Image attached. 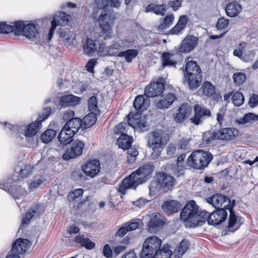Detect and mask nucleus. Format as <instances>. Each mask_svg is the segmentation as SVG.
Returning a JSON list of instances; mask_svg holds the SVG:
<instances>
[{
	"instance_id": "f257e3e1",
	"label": "nucleus",
	"mask_w": 258,
	"mask_h": 258,
	"mask_svg": "<svg viewBox=\"0 0 258 258\" xmlns=\"http://www.w3.org/2000/svg\"><path fill=\"white\" fill-rule=\"evenodd\" d=\"M147 146L152 149L150 155L153 159L158 158L168 141V134L163 130L157 129L148 135Z\"/></svg>"
},
{
	"instance_id": "f03ea898",
	"label": "nucleus",
	"mask_w": 258,
	"mask_h": 258,
	"mask_svg": "<svg viewBox=\"0 0 258 258\" xmlns=\"http://www.w3.org/2000/svg\"><path fill=\"white\" fill-rule=\"evenodd\" d=\"M95 3L100 9H102L98 20L101 29L99 34V39L101 41L109 39L111 37L112 30L108 21L109 16L104 10L109 4V0H95Z\"/></svg>"
},
{
	"instance_id": "7ed1b4c3",
	"label": "nucleus",
	"mask_w": 258,
	"mask_h": 258,
	"mask_svg": "<svg viewBox=\"0 0 258 258\" xmlns=\"http://www.w3.org/2000/svg\"><path fill=\"white\" fill-rule=\"evenodd\" d=\"M184 73V81L188 83L190 90L197 89L202 81V72L197 62L194 60L188 61L185 66Z\"/></svg>"
},
{
	"instance_id": "20e7f679",
	"label": "nucleus",
	"mask_w": 258,
	"mask_h": 258,
	"mask_svg": "<svg viewBox=\"0 0 258 258\" xmlns=\"http://www.w3.org/2000/svg\"><path fill=\"white\" fill-rule=\"evenodd\" d=\"M213 159V155L210 152L198 150L191 153L187 159L189 167L196 169H203L207 167Z\"/></svg>"
},
{
	"instance_id": "39448f33",
	"label": "nucleus",
	"mask_w": 258,
	"mask_h": 258,
	"mask_svg": "<svg viewBox=\"0 0 258 258\" xmlns=\"http://www.w3.org/2000/svg\"><path fill=\"white\" fill-rule=\"evenodd\" d=\"M149 179L142 172L136 170L122 180L119 187V191L122 195H125L127 189H135L139 185L146 182Z\"/></svg>"
},
{
	"instance_id": "423d86ee",
	"label": "nucleus",
	"mask_w": 258,
	"mask_h": 258,
	"mask_svg": "<svg viewBox=\"0 0 258 258\" xmlns=\"http://www.w3.org/2000/svg\"><path fill=\"white\" fill-rule=\"evenodd\" d=\"M149 179L142 172L136 170L122 180L119 187V191L122 195H125L127 189H135L139 185L146 182Z\"/></svg>"
},
{
	"instance_id": "0eeeda50",
	"label": "nucleus",
	"mask_w": 258,
	"mask_h": 258,
	"mask_svg": "<svg viewBox=\"0 0 258 258\" xmlns=\"http://www.w3.org/2000/svg\"><path fill=\"white\" fill-rule=\"evenodd\" d=\"M5 25L11 27V29L5 33L8 34L11 32H14L16 35H19L21 33L28 39H33L36 37L39 32L36 27L33 24H28L25 25L23 21H19L14 23L13 25H8L5 23Z\"/></svg>"
},
{
	"instance_id": "6e6552de",
	"label": "nucleus",
	"mask_w": 258,
	"mask_h": 258,
	"mask_svg": "<svg viewBox=\"0 0 258 258\" xmlns=\"http://www.w3.org/2000/svg\"><path fill=\"white\" fill-rule=\"evenodd\" d=\"M199 207L194 200L189 201L182 209L180 218L184 222H188L190 227H195L199 224L198 221H196Z\"/></svg>"
},
{
	"instance_id": "1a4fd4ad",
	"label": "nucleus",
	"mask_w": 258,
	"mask_h": 258,
	"mask_svg": "<svg viewBox=\"0 0 258 258\" xmlns=\"http://www.w3.org/2000/svg\"><path fill=\"white\" fill-rule=\"evenodd\" d=\"M161 244V240L156 236L146 238L142 246L140 258H155V255Z\"/></svg>"
},
{
	"instance_id": "9d476101",
	"label": "nucleus",
	"mask_w": 258,
	"mask_h": 258,
	"mask_svg": "<svg viewBox=\"0 0 258 258\" xmlns=\"http://www.w3.org/2000/svg\"><path fill=\"white\" fill-rule=\"evenodd\" d=\"M206 202L212 205L216 209L224 208L228 209L233 208L235 205V201L233 200L232 202L226 196L221 194H217L211 197L206 199Z\"/></svg>"
},
{
	"instance_id": "9b49d317",
	"label": "nucleus",
	"mask_w": 258,
	"mask_h": 258,
	"mask_svg": "<svg viewBox=\"0 0 258 258\" xmlns=\"http://www.w3.org/2000/svg\"><path fill=\"white\" fill-rule=\"evenodd\" d=\"M70 144V145L62 156V159L66 161L80 156L83 153L85 145L84 143L79 140L73 141Z\"/></svg>"
},
{
	"instance_id": "f8f14e48",
	"label": "nucleus",
	"mask_w": 258,
	"mask_h": 258,
	"mask_svg": "<svg viewBox=\"0 0 258 258\" xmlns=\"http://www.w3.org/2000/svg\"><path fill=\"white\" fill-rule=\"evenodd\" d=\"M127 118L128 125L134 130H139L141 132H145L148 130L149 124L147 122L145 117L141 116V114L131 111L127 116Z\"/></svg>"
},
{
	"instance_id": "ddd939ff",
	"label": "nucleus",
	"mask_w": 258,
	"mask_h": 258,
	"mask_svg": "<svg viewBox=\"0 0 258 258\" xmlns=\"http://www.w3.org/2000/svg\"><path fill=\"white\" fill-rule=\"evenodd\" d=\"M194 116L190 118L195 125L201 124L203 121L211 116V111L203 105L196 104L194 107Z\"/></svg>"
},
{
	"instance_id": "4468645a",
	"label": "nucleus",
	"mask_w": 258,
	"mask_h": 258,
	"mask_svg": "<svg viewBox=\"0 0 258 258\" xmlns=\"http://www.w3.org/2000/svg\"><path fill=\"white\" fill-rule=\"evenodd\" d=\"M164 80L159 78L156 82H151L145 89V96L149 98H153L161 95L164 90Z\"/></svg>"
},
{
	"instance_id": "2eb2a0df",
	"label": "nucleus",
	"mask_w": 258,
	"mask_h": 258,
	"mask_svg": "<svg viewBox=\"0 0 258 258\" xmlns=\"http://www.w3.org/2000/svg\"><path fill=\"white\" fill-rule=\"evenodd\" d=\"M157 182L159 188L163 191L171 189L175 185L174 178L164 172H160L157 175Z\"/></svg>"
},
{
	"instance_id": "dca6fc26",
	"label": "nucleus",
	"mask_w": 258,
	"mask_h": 258,
	"mask_svg": "<svg viewBox=\"0 0 258 258\" xmlns=\"http://www.w3.org/2000/svg\"><path fill=\"white\" fill-rule=\"evenodd\" d=\"M227 209L218 208L210 215L208 219V224L210 225H218L223 222L227 217Z\"/></svg>"
},
{
	"instance_id": "f3484780",
	"label": "nucleus",
	"mask_w": 258,
	"mask_h": 258,
	"mask_svg": "<svg viewBox=\"0 0 258 258\" xmlns=\"http://www.w3.org/2000/svg\"><path fill=\"white\" fill-rule=\"evenodd\" d=\"M201 89L203 95L211 100L219 102L222 99L220 93L216 92L215 87L210 82H204Z\"/></svg>"
},
{
	"instance_id": "a211bd4d",
	"label": "nucleus",
	"mask_w": 258,
	"mask_h": 258,
	"mask_svg": "<svg viewBox=\"0 0 258 258\" xmlns=\"http://www.w3.org/2000/svg\"><path fill=\"white\" fill-rule=\"evenodd\" d=\"M82 170L86 175L94 177L100 172V162L97 159H93L88 161L86 164L82 166Z\"/></svg>"
},
{
	"instance_id": "6ab92c4d",
	"label": "nucleus",
	"mask_w": 258,
	"mask_h": 258,
	"mask_svg": "<svg viewBox=\"0 0 258 258\" xmlns=\"http://www.w3.org/2000/svg\"><path fill=\"white\" fill-rule=\"evenodd\" d=\"M80 98L72 94L64 95L58 97L57 105L60 109L74 106L79 104Z\"/></svg>"
},
{
	"instance_id": "aec40b11",
	"label": "nucleus",
	"mask_w": 258,
	"mask_h": 258,
	"mask_svg": "<svg viewBox=\"0 0 258 258\" xmlns=\"http://www.w3.org/2000/svg\"><path fill=\"white\" fill-rule=\"evenodd\" d=\"M198 38L192 35H188L182 41L178 51L181 53L189 52L197 45Z\"/></svg>"
},
{
	"instance_id": "412c9836",
	"label": "nucleus",
	"mask_w": 258,
	"mask_h": 258,
	"mask_svg": "<svg viewBox=\"0 0 258 258\" xmlns=\"http://www.w3.org/2000/svg\"><path fill=\"white\" fill-rule=\"evenodd\" d=\"M218 133L219 140L229 141L237 138L239 131L234 127H225L220 129Z\"/></svg>"
},
{
	"instance_id": "4be33fe9",
	"label": "nucleus",
	"mask_w": 258,
	"mask_h": 258,
	"mask_svg": "<svg viewBox=\"0 0 258 258\" xmlns=\"http://www.w3.org/2000/svg\"><path fill=\"white\" fill-rule=\"evenodd\" d=\"M31 244V241L27 239L18 238L12 244L11 252L23 254L30 248Z\"/></svg>"
},
{
	"instance_id": "5701e85b",
	"label": "nucleus",
	"mask_w": 258,
	"mask_h": 258,
	"mask_svg": "<svg viewBox=\"0 0 258 258\" xmlns=\"http://www.w3.org/2000/svg\"><path fill=\"white\" fill-rule=\"evenodd\" d=\"M150 104L149 98L145 96L138 95L135 99L133 106L136 110L135 113L141 114L143 111L146 110Z\"/></svg>"
},
{
	"instance_id": "b1692460",
	"label": "nucleus",
	"mask_w": 258,
	"mask_h": 258,
	"mask_svg": "<svg viewBox=\"0 0 258 258\" xmlns=\"http://www.w3.org/2000/svg\"><path fill=\"white\" fill-rule=\"evenodd\" d=\"M225 12L230 17H234L238 15L242 10L241 5L236 0H227Z\"/></svg>"
},
{
	"instance_id": "393cba45",
	"label": "nucleus",
	"mask_w": 258,
	"mask_h": 258,
	"mask_svg": "<svg viewBox=\"0 0 258 258\" xmlns=\"http://www.w3.org/2000/svg\"><path fill=\"white\" fill-rule=\"evenodd\" d=\"M181 204L175 200H170L164 202L162 209L164 213L169 215L173 213H177L181 208Z\"/></svg>"
},
{
	"instance_id": "a878e982",
	"label": "nucleus",
	"mask_w": 258,
	"mask_h": 258,
	"mask_svg": "<svg viewBox=\"0 0 258 258\" xmlns=\"http://www.w3.org/2000/svg\"><path fill=\"white\" fill-rule=\"evenodd\" d=\"M228 210L229 211L230 214L227 228L229 231L234 232L239 228L240 225L242 223L241 222V218L240 217L238 222H237L238 217L233 208H229Z\"/></svg>"
},
{
	"instance_id": "bb28decb",
	"label": "nucleus",
	"mask_w": 258,
	"mask_h": 258,
	"mask_svg": "<svg viewBox=\"0 0 258 258\" xmlns=\"http://www.w3.org/2000/svg\"><path fill=\"white\" fill-rule=\"evenodd\" d=\"M180 57L178 53L164 52L161 56L162 65L163 67H175L177 60Z\"/></svg>"
},
{
	"instance_id": "cd10ccee",
	"label": "nucleus",
	"mask_w": 258,
	"mask_h": 258,
	"mask_svg": "<svg viewBox=\"0 0 258 258\" xmlns=\"http://www.w3.org/2000/svg\"><path fill=\"white\" fill-rule=\"evenodd\" d=\"M176 99L177 97L174 93H168L156 103V107L160 109L168 108Z\"/></svg>"
},
{
	"instance_id": "c85d7f7f",
	"label": "nucleus",
	"mask_w": 258,
	"mask_h": 258,
	"mask_svg": "<svg viewBox=\"0 0 258 258\" xmlns=\"http://www.w3.org/2000/svg\"><path fill=\"white\" fill-rule=\"evenodd\" d=\"M191 108L187 104H182L178 109V112L174 116V120L177 123H181L187 118Z\"/></svg>"
},
{
	"instance_id": "c756f323",
	"label": "nucleus",
	"mask_w": 258,
	"mask_h": 258,
	"mask_svg": "<svg viewBox=\"0 0 258 258\" xmlns=\"http://www.w3.org/2000/svg\"><path fill=\"white\" fill-rule=\"evenodd\" d=\"M75 134L63 126L58 136V140L62 146L69 144L73 141L72 138Z\"/></svg>"
},
{
	"instance_id": "7c9ffc66",
	"label": "nucleus",
	"mask_w": 258,
	"mask_h": 258,
	"mask_svg": "<svg viewBox=\"0 0 258 258\" xmlns=\"http://www.w3.org/2000/svg\"><path fill=\"white\" fill-rule=\"evenodd\" d=\"M218 132L211 131L205 132L203 135V143L206 146H211L215 145L216 141L219 140Z\"/></svg>"
},
{
	"instance_id": "2f4dec72",
	"label": "nucleus",
	"mask_w": 258,
	"mask_h": 258,
	"mask_svg": "<svg viewBox=\"0 0 258 258\" xmlns=\"http://www.w3.org/2000/svg\"><path fill=\"white\" fill-rule=\"evenodd\" d=\"M164 222L161 219V215L159 213L152 215L150 220L148 222V226L149 230L154 231L161 228Z\"/></svg>"
},
{
	"instance_id": "473e14b6",
	"label": "nucleus",
	"mask_w": 258,
	"mask_h": 258,
	"mask_svg": "<svg viewBox=\"0 0 258 258\" xmlns=\"http://www.w3.org/2000/svg\"><path fill=\"white\" fill-rule=\"evenodd\" d=\"M139 223L138 222H126L121 226L116 233V236L122 237L128 232L136 230L139 227Z\"/></svg>"
},
{
	"instance_id": "72a5a7b5",
	"label": "nucleus",
	"mask_w": 258,
	"mask_h": 258,
	"mask_svg": "<svg viewBox=\"0 0 258 258\" xmlns=\"http://www.w3.org/2000/svg\"><path fill=\"white\" fill-rule=\"evenodd\" d=\"M133 142V137L128 135L127 134H123L120 135L117 140V144L118 145V147L124 150H125L129 147H131Z\"/></svg>"
},
{
	"instance_id": "f704fd0d",
	"label": "nucleus",
	"mask_w": 258,
	"mask_h": 258,
	"mask_svg": "<svg viewBox=\"0 0 258 258\" xmlns=\"http://www.w3.org/2000/svg\"><path fill=\"white\" fill-rule=\"evenodd\" d=\"M71 17L69 15H67L64 12H58L54 16L53 20L51 23L56 25L57 26H64L68 24Z\"/></svg>"
},
{
	"instance_id": "c9c22d12",
	"label": "nucleus",
	"mask_w": 258,
	"mask_h": 258,
	"mask_svg": "<svg viewBox=\"0 0 258 258\" xmlns=\"http://www.w3.org/2000/svg\"><path fill=\"white\" fill-rule=\"evenodd\" d=\"M76 243L80 244L82 247H84L86 249L90 250L93 249L95 246L94 242L85 237L84 234L77 235L74 239Z\"/></svg>"
},
{
	"instance_id": "e433bc0d",
	"label": "nucleus",
	"mask_w": 258,
	"mask_h": 258,
	"mask_svg": "<svg viewBox=\"0 0 258 258\" xmlns=\"http://www.w3.org/2000/svg\"><path fill=\"white\" fill-rule=\"evenodd\" d=\"M64 126L76 134L81 127L82 128V119L78 117L74 118L72 120L67 121Z\"/></svg>"
},
{
	"instance_id": "4c0bfd02",
	"label": "nucleus",
	"mask_w": 258,
	"mask_h": 258,
	"mask_svg": "<svg viewBox=\"0 0 258 258\" xmlns=\"http://www.w3.org/2000/svg\"><path fill=\"white\" fill-rule=\"evenodd\" d=\"M166 5L164 4L157 5L155 4H151L146 7V12H153L157 15L163 16L166 12Z\"/></svg>"
},
{
	"instance_id": "58836bf2",
	"label": "nucleus",
	"mask_w": 258,
	"mask_h": 258,
	"mask_svg": "<svg viewBox=\"0 0 258 258\" xmlns=\"http://www.w3.org/2000/svg\"><path fill=\"white\" fill-rule=\"evenodd\" d=\"M41 126V122L37 119L28 125L25 132V136L31 137L35 135L39 131Z\"/></svg>"
},
{
	"instance_id": "ea45409f",
	"label": "nucleus",
	"mask_w": 258,
	"mask_h": 258,
	"mask_svg": "<svg viewBox=\"0 0 258 258\" xmlns=\"http://www.w3.org/2000/svg\"><path fill=\"white\" fill-rule=\"evenodd\" d=\"M97 113L90 112L85 116L82 121V128H88L94 125L97 121Z\"/></svg>"
},
{
	"instance_id": "a19ab883",
	"label": "nucleus",
	"mask_w": 258,
	"mask_h": 258,
	"mask_svg": "<svg viewBox=\"0 0 258 258\" xmlns=\"http://www.w3.org/2000/svg\"><path fill=\"white\" fill-rule=\"evenodd\" d=\"M139 54V51L136 49H130L124 51L119 52L117 56L124 57L125 61L128 63L132 62L133 59Z\"/></svg>"
},
{
	"instance_id": "79ce46f5",
	"label": "nucleus",
	"mask_w": 258,
	"mask_h": 258,
	"mask_svg": "<svg viewBox=\"0 0 258 258\" xmlns=\"http://www.w3.org/2000/svg\"><path fill=\"white\" fill-rule=\"evenodd\" d=\"M83 50L84 53L88 55H93L97 51L95 40H93L90 38H87L86 43L84 45Z\"/></svg>"
},
{
	"instance_id": "37998d69",
	"label": "nucleus",
	"mask_w": 258,
	"mask_h": 258,
	"mask_svg": "<svg viewBox=\"0 0 258 258\" xmlns=\"http://www.w3.org/2000/svg\"><path fill=\"white\" fill-rule=\"evenodd\" d=\"M172 251L170 246L167 244H164L161 248L157 250L155 258H170L172 255Z\"/></svg>"
},
{
	"instance_id": "c03bdc74",
	"label": "nucleus",
	"mask_w": 258,
	"mask_h": 258,
	"mask_svg": "<svg viewBox=\"0 0 258 258\" xmlns=\"http://www.w3.org/2000/svg\"><path fill=\"white\" fill-rule=\"evenodd\" d=\"M189 245V241L187 239H184L182 240L179 246L176 247L174 250V253L176 256L179 258L181 257L188 249Z\"/></svg>"
},
{
	"instance_id": "a18cd8bd",
	"label": "nucleus",
	"mask_w": 258,
	"mask_h": 258,
	"mask_svg": "<svg viewBox=\"0 0 258 258\" xmlns=\"http://www.w3.org/2000/svg\"><path fill=\"white\" fill-rule=\"evenodd\" d=\"M59 34V37L68 43L72 42L75 38V34L73 32L70 31L67 28H60Z\"/></svg>"
},
{
	"instance_id": "49530a36",
	"label": "nucleus",
	"mask_w": 258,
	"mask_h": 258,
	"mask_svg": "<svg viewBox=\"0 0 258 258\" xmlns=\"http://www.w3.org/2000/svg\"><path fill=\"white\" fill-rule=\"evenodd\" d=\"M38 210L39 208L38 207H33L29 210L22 220V223L20 226L21 228H23L22 227L24 224L27 225L29 223L31 219L38 213Z\"/></svg>"
},
{
	"instance_id": "de8ad7c7",
	"label": "nucleus",
	"mask_w": 258,
	"mask_h": 258,
	"mask_svg": "<svg viewBox=\"0 0 258 258\" xmlns=\"http://www.w3.org/2000/svg\"><path fill=\"white\" fill-rule=\"evenodd\" d=\"M56 135V132L52 129L46 130L40 137V140L43 143L47 144L51 142Z\"/></svg>"
},
{
	"instance_id": "09e8293b",
	"label": "nucleus",
	"mask_w": 258,
	"mask_h": 258,
	"mask_svg": "<svg viewBox=\"0 0 258 258\" xmlns=\"http://www.w3.org/2000/svg\"><path fill=\"white\" fill-rule=\"evenodd\" d=\"M154 169V166L151 163L145 164L137 169L139 172L145 175L148 178L150 179Z\"/></svg>"
},
{
	"instance_id": "8fccbe9b",
	"label": "nucleus",
	"mask_w": 258,
	"mask_h": 258,
	"mask_svg": "<svg viewBox=\"0 0 258 258\" xmlns=\"http://www.w3.org/2000/svg\"><path fill=\"white\" fill-rule=\"evenodd\" d=\"M174 16L171 14L166 16L163 21L158 26V29L160 31L163 32L164 30L170 27L173 23Z\"/></svg>"
},
{
	"instance_id": "3c124183",
	"label": "nucleus",
	"mask_w": 258,
	"mask_h": 258,
	"mask_svg": "<svg viewBox=\"0 0 258 258\" xmlns=\"http://www.w3.org/2000/svg\"><path fill=\"white\" fill-rule=\"evenodd\" d=\"M210 213L206 211H200L197 212V216H196V221L199 222V224H197V226L203 225L206 221L208 223V219Z\"/></svg>"
},
{
	"instance_id": "603ef678",
	"label": "nucleus",
	"mask_w": 258,
	"mask_h": 258,
	"mask_svg": "<svg viewBox=\"0 0 258 258\" xmlns=\"http://www.w3.org/2000/svg\"><path fill=\"white\" fill-rule=\"evenodd\" d=\"M88 106L90 112L98 113L99 109L97 106V98L95 96H92L88 99Z\"/></svg>"
},
{
	"instance_id": "864d4df0",
	"label": "nucleus",
	"mask_w": 258,
	"mask_h": 258,
	"mask_svg": "<svg viewBox=\"0 0 258 258\" xmlns=\"http://www.w3.org/2000/svg\"><path fill=\"white\" fill-rule=\"evenodd\" d=\"M232 101L235 106H240L244 103V97L241 93L236 92L233 94Z\"/></svg>"
},
{
	"instance_id": "5fc2aeb1",
	"label": "nucleus",
	"mask_w": 258,
	"mask_h": 258,
	"mask_svg": "<svg viewBox=\"0 0 258 258\" xmlns=\"http://www.w3.org/2000/svg\"><path fill=\"white\" fill-rule=\"evenodd\" d=\"M8 189L15 199H20L21 197L24 196L26 194L25 189L20 186H17L14 189L9 188Z\"/></svg>"
},
{
	"instance_id": "6e6d98bb",
	"label": "nucleus",
	"mask_w": 258,
	"mask_h": 258,
	"mask_svg": "<svg viewBox=\"0 0 258 258\" xmlns=\"http://www.w3.org/2000/svg\"><path fill=\"white\" fill-rule=\"evenodd\" d=\"M128 123L126 122H120L116 125L114 128V132L116 134L122 135L123 134H127L128 128Z\"/></svg>"
},
{
	"instance_id": "4d7b16f0",
	"label": "nucleus",
	"mask_w": 258,
	"mask_h": 258,
	"mask_svg": "<svg viewBox=\"0 0 258 258\" xmlns=\"http://www.w3.org/2000/svg\"><path fill=\"white\" fill-rule=\"evenodd\" d=\"M34 167L31 165H25L20 171V175L22 178L28 177L31 173Z\"/></svg>"
},
{
	"instance_id": "13d9d810",
	"label": "nucleus",
	"mask_w": 258,
	"mask_h": 258,
	"mask_svg": "<svg viewBox=\"0 0 258 258\" xmlns=\"http://www.w3.org/2000/svg\"><path fill=\"white\" fill-rule=\"evenodd\" d=\"M233 79L235 84L240 85L245 81L246 75L245 74L241 72L236 73L233 75Z\"/></svg>"
},
{
	"instance_id": "bf43d9fd",
	"label": "nucleus",
	"mask_w": 258,
	"mask_h": 258,
	"mask_svg": "<svg viewBox=\"0 0 258 258\" xmlns=\"http://www.w3.org/2000/svg\"><path fill=\"white\" fill-rule=\"evenodd\" d=\"M98 51L101 55L104 56H111V55L115 54L113 52H111L109 46H106L103 43L100 44Z\"/></svg>"
},
{
	"instance_id": "052dcab7",
	"label": "nucleus",
	"mask_w": 258,
	"mask_h": 258,
	"mask_svg": "<svg viewBox=\"0 0 258 258\" xmlns=\"http://www.w3.org/2000/svg\"><path fill=\"white\" fill-rule=\"evenodd\" d=\"M84 190L82 188H78L71 192L68 196V199L70 201L74 199L80 198L83 196Z\"/></svg>"
},
{
	"instance_id": "680f3d73",
	"label": "nucleus",
	"mask_w": 258,
	"mask_h": 258,
	"mask_svg": "<svg viewBox=\"0 0 258 258\" xmlns=\"http://www.w3.org/2000/svg\"><path fill=\"white\" fill-rule=\"evenodd\" d=\"M51 112V109L49 107H46L43 108L41 114H39V117L37 118L38 120H40L41 122L43 120H45L50 114Z\"/></svg>"
},
{
	"instance_id": "e2e57ef3",
	"label": "nucleus",
	"mask_w": 258,
	"mask_h": 258,
	"mask_svg": "<svg viewBox=\"0 0 258 258\" xmlns=\"http://www.w3.org/2000/svg\"><path fill=\"white\" fill-rule=\"evenodd\" d=\"M74 115V112L72 110L68 109L64 112L62 118L63 121L67 123V121H69V120H72V119L75 118Z\"/></svg>"
},
{
	"instance_id": "0e129e2a",
	"label": "nucleus",
	"mask_w": 258,
	"mask_h": 258,
	"mask_svg": "<svg viewBox=\"0 0 258 258\" xmlns=\"http://www.w3.org/2000/svg\"><path fill=\"white\" fill-rule=\"evenodd\" d=\"M244 120H246V123L258 121V115L252 113H246L244 115Z\"/></svg>"
},
{
	"instance_id": "69168bd1",
	"label": "nucleus",
	"mask_w": 258,
	"mask_h": 258,
	"mask_svg": "<svg viewBox=\"0 0 258 258\" xmlns=\"http://www.w3.org/2000/svg\"><path fill=\"white\" fill-rule=\"evenodd\" d=\"M103 254L107 258H111L112 257V250L109 244H106L104 245Z\"/></svg>"
},
{
	"instance_id": "338daca9",
	"label": "nucleus",
	"mask_w": 258,
	"mask_h": 258,
	"mask_svg": "<svg viewBox=\"0 0 258 258\" xmlns=\"http://www.w3.org/2000/svg\"><path fill=\"white\" fill-rule=\"evenodd\" d=\"M228 24V20L223 18L219 19L217 24L216 27L219 30H221L226 27Z\"/></svg>"
},
{
	"instance_id": "774afa93",
	"label": "nucleus",
	"mask_w": 258,
	"mask_h": 258,
	"mask_svg": "<svg viewBox=\"0 0 258 258\" xmlns=\"http://www.w3.org/2000/svg\"><path fill=\"white\" fill-rule=\"evenodd\" d=\"M248 104L250 107H256L258 104V95L256 94L252 95L249 99Z\"/></svg>"
}]
</instances>
